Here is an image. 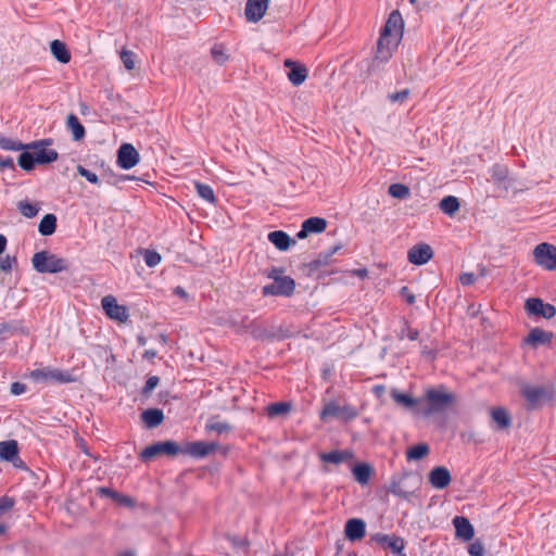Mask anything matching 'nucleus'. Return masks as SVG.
<instances>
[{"instance_id":"f257e3e1","label":"nucleus","mask_w":556,"mask_h":556,"mask_svg":"<svg viewBox=\"0 0 556 556\" xmlns=\"http://www.w3.org/2000/svg\"><path fill=\"white\" fill-rule=\"evenodd\" d=\"M421 486V477L416 473L404 472L391 477L388 491L394 496L409 501Z\"/></svg>"},{"instance_id":"f03ea898","label":"nucleus","mask_w":556,"mask_h":556,"mask_svg":"<svg viewBox=\"0 0 556 556\" xmlns=\"http://www.w3.org/2000/svg\"><path fill=\"white\" fill-rule=\"evenodd\" d=\"M33 267L40 274H58L70 268V262L48 251H40L33 255Z\"/></svg>"},{"instance_id":"7ed1b4c3","label":"nucleus","mask_w":556,"mask_h":556,"mask_svg":"<svg viewBox=\"0 0 556 556\" xmlns=\"http://www.w3.org/2000/svg\"><path fill=\"white\" fill-rule=\"evenodd\" d=\"M357 416L358 410L355 406L338 400L324 401V406L319 414L323 421L337 419L348 422L355 419Z\"/></svg>"},{"instance_id":"20e7f679","label":"nucleus","mask_w":556,"mask_h":556,"mask_svg":"<svg viewBox=\"0 0 556 556\" xmlns=\"http://www.w3.org/2000/svg\"><path fill=\"white\" fill-rule=\"evenodd\" d=\"M428 403L427 407L421 408V415L430 416L442 413L454 402V395L445 391L444 387L428 389L425 394Z\"/></svg>"},{"instance_id":"39448f33","label":"nucleus","mask_w":556,"mask_h":556,"mask_svg":"<svg viewBox=\"0 0 556 556\" xmlns=\"http://www.w3.org/2000/svg\"><path fill=\"white\" fill-rule=\"evenodd\" d=\"M28 377L33 382L41 384H65L75 380L70 371L50 366L31 370Z\"/></svg>"},{"instance_id":"423d86ee","label":"nucleus","mask_w":556,"mask_h":556,"mask_svg":"<svg viewBox=\"0 0 556 556\" xmlns=\"http://www.w3.org/2000/svg\"><path fill=\"white\" fill-rule=\"evenodd\" d=\"M181 452V445L174 441H160L143 448L140 453L142 462H149L159 455L176 456Z\"/></svg>"},{"instance_id":"0eeeda50","label":"nucleus","mask_w":556,"mask_h":556,"mask_svg":"<svg viewBox=\"0 0 556 556\" xmlns=\"http://www.w3.org/2000/svg\"><path fill=\"white\" fill-rule=\"evenodd\" d=\"M52 143L51 139L36 140L26 143L25 150H33L37 161V164H50L58 160L59 153L53 149L47 147Z\"/></svg>"},{"instance_id":"6e6552de","label":"nucleus","mask_w":556,"mask_h":556,"mask_svg":"<svg viewBox=\"0 0 556 556\" xmlns=\"http://www.w3.org/2000/svg\"><path fill=\"white\" fill-rule=\"evenodd\" d=\"M533 256L535 263L546 269V270H556V247L543 242L538 244L533 250Z\"/></svg>"},{"instance_id":"1a4fd4ad","label":"nucleus","mask_w":556,"mask_h":556,"mask_svg":"<svg viewBox=\"0 0 556 556\" xmlns=\"http://www.w3.org/2000/svg\"><path fill=\"white\" fill-rule=\"evenodd\" d=\"M295 288V282L292 278L288 276H282L280 278L274 277V281L270 285L264 286L262 289V294L264 296L269 295H283L290 296Z\"/></svg>"},{"instance_id":"9d476101","label":"nucleus","mask_w":556,"mask_h":556,"mask_svg":"<svg viewBox=\"0 0 556 556\" xmlns=\"http://www.w3.org/2000/svg\"><path fill=\"white\" fill-rule=\"evenodd\" d=\"M101 305L105 314L114 320L124 323L128 319V309L124 305H119L113 295H105L101 300Z\"/></svg>"},{"instance_id":"9b49d317","label":"nucleus","mask_w":556,"mask_h":556,"mask_svg":"<svg viewBox=\"0 0 556 556\" xmlns=\"http://www.w3.org/2000/svg\"><path fill=\"white\" fill-rule=\"evenodd\" d=\"M140 161L138 151L130 143H123L117 150V165L123 169L135 167Z\"/></svg>"},{"instance_id":"f8f14e48","label":"nucleus","mask_w":556,"mask_h":556,"mask_svg":"<svg viewBox=\"0 0 556 556\" xmlns=\"http://www.w3.org/2000/svg\"><path fill=\"white\" fill-rule=\"evenodd\" d=\"M526 311L529 315L541 316L551 319L556 315V307L549 303H544L539 298H530L526 301Z\"/></svg>"},{"instance_id":"ddd939ff","label":"nucleus","mask_w":556,"mask_h":556,"mask_svg":"<svg viewBox=\"0 0 556 556\" xmlns=\"http://www.w3.org/2000/svg\"><path fill=\"white\" fill-rule=\"evenodd\" d=\"M215 443L204 441L186 442L181 445V452L194 458H203L216 448Z\"/></svg>"},{"instance_id":"4468645a","label":"nucleus","mask_w":556,"mask_h":556,"mask_svg":"<svg viewBox=\"0 0 556 556\" xmlns=\"http://www.w3.org/2000/svg\"><path fill=\"white\" fill-rule=\"evenodd\" d=\"M0 459L12 463L15 467H23L24 463L18 457V446L15 440L0 442Z\"/></svg>"},{"instance_id":"2eb2a0df","label":"nucleus","mask_w":556,"mask_h":556,"mask_svg":"<svg viewBox=\"0 0 556 556\" xmlns=\"http://www.w3.org/2000/svg\"><path fill=\"white\" fill-rule=\"evenodd\" d=\"M267 8L268 0H248L244 8L245 18L256 23L264 16Z\"/></svg>"},{"instance_id":"dca6fc26","label":"nucleus","mask_w":556,"mask_h":556,"mask_svg":"<svg viewBox=\"0 0 556 556\" xmlns=\"http://www.w3.org/2000/svg\"><path fill=\"white\" fill-rule=\"evenodd\" d=\"M520 392L531 406H535L541 401L551 397L548 390L544 387L526 384L521 388Z\"/></svg>"},{"instance_id":"f3484780","label":"nucleus","mask_w":556,"mask_h":556,"mask_svg":"<svg viewBox=\"0 0 556 556\" xmlns=\"http://www.w3.org/2000/svg\"><path fill=\"white\" fill-rule=\"evenodd\" d=\"M452 481L451 473L446 467L438 466L429 472L430 484L438 490L445 489Z\"/></svg>"},{"instance_id":"a211bd4d","label":"nucleus","mask_w":556,"mask_h":556,"mask_svg":"<svg viewBox=\"0 0 556 556\" xmlns=\"http://www.w3.org/2000/svg\"><path fill=\"white\" fill-rule=\"evenodd\" d=\"M366 523L363 519L351 518L346 521L344 527V534L348 540L355 542L365 536Z\"/></svg>"},{"instance_id":"6ab92c4d","label":"nucleus","mask_w":556,"mask_h":556,"mask_svg":"<svg viewBox=\"0 0 556 556\" xmlns=\"http://www.w3.org/2000/svg\"><path fill=\"white\" fill-rule=\"evenodd\" d=\"M432 249L428 244L414 245L408 251V261L414 265H424L428 263L432 257Z\"/></svg>"},{"instance_id":"aec40b11","label":"nucleus","mask_w":556,"mask_h":556,"mask_svg":"<svg viewBox=\"0 0 556 556\" xmlns=\"http://www.w3.org/2000/svg\"><path fill=\"white\" fill-rule=\"evenodd\" d=\"M391 397L396 404L403 406L404 408L421 414V408L419 405L422 402V399H415L407 393L397 391L396 389L391 391Z\"/></svg>"},{"instance_id":"412c9836","label":"nucleus","mask_w":556,"mask_h":556,"mask_svg":"<svg viewBox=\"0 0 556 556\" xmlns=\"http://www.w3.org/2000/svg\"><path fill=\"white\" fill-rule=\"evenodd\" d=\"M453 526L455 528L456 538L463 541H470L475 535V529L470 521L463 516H456L453 518Z\"/></svg>"},{"instance_id":"4be33fe9","label":"nucleus","mask_w":556,"mask_h":556,"mask_svg":"<svg viewBox=\"0 0 556 556\" xmlns=\"http://www.w3.org/2000/svg\"><path fill=\"white\" fill-rule=\"evenodd\" d=\"M403 27L404 22L402 15L400 14L399 11H393L389 15V18L387 20V23L381 33L393 37L396 35V38L401 39L403 34Z\"/></svg>"},{"instance_id":"5701e85b","label":"nucleus","mask_w":556,"mask_h":556,"mask_svg":"<svg viewBox=\"0 0 556 556\" xmlns=\"http://www.w3.org/2000/svg\"><path fill=\"white\" fill-rule=\"evenodd\" d=\"M372 540L383 548L390 549L392 553L401 552V548L405 547L404 540L396 535L377 533L372 536Z\"/></svg>"},{"instance_id":"b1692460","label":"nucleus","mask_w":556,"mask_h":556,"mask_svg":"<svg viewBox=\"0 0 556 556\" xmlns=\"http://www.w3.org/2000/svg\"><path fill=\"white\" fill-rule=\"evenodd\" d=\"M267 238L279 251H287L291 244H295V239H291L290 236L282 230L270 231Z\"/></svg>"},{"instance_id":"393cba45","label":"nucleus","mask_w":556,"mask_h":556,"mask_svg":"<svg viewBox=\"0 0 556 556\" xmlns=\"http://www.w3.org/2000/svg\"><path fill=\"white\" fill-rule=\"evenodd\" d=\"M285 65L291 66V70L288 73V78L292 85L300 86L305 81L307 77V70L305 66L298 65L293 63L291 60H286Z\"/></svg>"},{"instance_id":"a878e982","label":"nucleus","mask_w":556,"mask_h":556,"mask_svg":"<svg viewBox=\"0 0 556 556\" xmlns=\"http://www.w3.org/2000/svg\"><path fill=\"white\" fill-rule=\"evenodd\" d=\"M553 333L545 331L539 327L530 330L528 337L525 339L526 343L536 346L539 344H551Z\"/></svg>"},{"instance_id":"bb28decb","label":"nucleus","mask_w":556,"mask_h":556,"mask_svg":"<svg viewBox=\"0 0 556 556\" xmlns=\"http://www.w3.org/2000/svg\"><path fill=\"white\" fill-rule=\"evenodd\" d=\"M141 419L147 428H155L163 422L164 414L160 408H149L142 412Z\"/></svg>"},{"instance_id":"cd10ccee","label":"nucleus","mask_w":556,"mask_h":556,"mask_svg":"<svg viewBox=\"0 0 556 556\" xmlns=\"http://www.w3.org/2000/svg\"><path fill=\"white\" fill-rule=\"evenodd\" d=\"M98 494L101 495V496H104V497H110L112 498L114 502L123 505V506H128V507H131L134 505V501L131 497L127 496V495H124L119 492H116L110 488H106V486H101L98 489Z\"/></svg>"},{"instance_id":"c85d7f7f","label":"nucleus","mask_w":556,"mask_h":556,"mask_svg":"<svg viewBox=\"0 0 556 556\" xmlns=\"http://www.w3.org/2000/svg\"><path fill=\"white\" fill-rule=\"evenodd\" d=\"M341 249L342 244L340 242H334L329 249L319 251L315 257V269L321 265H330L333 262V254H336Z\"/></svg>"},{"instance_id":"c756f323","label":"nucleus","mask_w":556,"mask_h":556,"mask_svg":"<svg viewBox=\"0 0 556 556\" xmlns=\"http://www.w3.org/2000/svg\"><path fill=\"white\" fill-rule=\"evenodd\" d=\"M66 127L72 131L75 141L81 140L86 135V129L75 114H70L66 119Z\"/></svg>"},{"instance_id":"7c9ffc66","label":"nucleus","mask_w":556,"mask_h":556,"mask_svg":"<svg viewBox=\"0 0 556 556\" xmlns=\"http://www.w3.org/2000/svg\"><path fill=\"white\" fill-rule=\"evenodd\" d=\"M50 48H51V53H52V55H53V56H54L59 62H61V63H63V64H66V63H68V62H70V60H71V54H70V52H68V50H67L66 46H65L62 41H60V40H58V39L53 40V41L51 42V45H50Z\"/></svg>"},{"instance_id":"2f4dec72","label":"nucleus","mask_w":556,"mask_h":556,"mask_svg":"<svg viewBox=\"0 0 556 556\" xmlns=\"http://www.w3.org/2000/svg\"><path fill=\"white\" fill-rule=\"evenodd\" d=\"M353 476L355 480L362 484L365 485L368 483L371 475V467L368 464L359 463L356 464L352 469Z\"/></svg>"},{"instance_id":"473e14b6","label":"nucleus","mask_w":556,"mask_h":556,"mask_svg":"<svg viewBox=\"0 0 556 556\" xmlns=\"http://www.w3.org/2000/svg\"><path fill=\"white\" fill-rule=\"evenodd\" d=\"M55 229L56 216L54 214H46L38 225V231L42 236H51L55 232Z\"/></svg>"},{"instance_id":"72a5a7b5","label":"nucleus","mask_w":556,"mask_h":556,"mask_svg":"<svg viewBox=\"0 0 556 556\" xmlns=\"http://www.w3.org/2000/svg\"><path fill=\"white\" fill-rule=\"evenodd\" d=\"M291 410V403L290 402H276L271 403L266 407L267 416L269 418H276L286 416Z\"/></svg>"},{"instance_id":"f704fd0d","label":"nucleus","mask_w":556,"mask_h":556,"mask_svg":"<svg viewBox=\"0 0 556 556\" xmlns=\"http://www.w3.org/2000/svg\"><path fill=\"white\" fill-rule=\"evenodd\" d=\"M491 417H492V420L497 425L498 429H505L511 422V419H510L507 410L504 409L503 407L493 408L491 410Z\"/></svg>"},{"instance_id":"c9c22d12","label":"nucleus","mask_w":556,"mask_h":556,"mask_svg":"<svg viewBox=\"0 0 556 556\" xmlns=\"http://www.w3.org/2000/svg\"><path fill=\"white\" fill-rule=\"evenodd\" d=\"M439 207L444 214L453 216L459 208V201L454 195H446L440 201Z\"/></svg>"},{"instance_id":"e433bc0d","label":"nucleus","mask_w":556,"mask_h":556,"mask_svg":"<svg viewBox=\"0 0 556 556\" xmlns=\"http://www.w3.org/2000/svg\"><path fill=\"white\" fill-rule=\"evenodd\" d=\"M22 151L23 152L18 155L17 163L21 168L29 172L37 164V161H35L36 156L34 154L33 150H22Z\"/></svg>"},{"instance_id":"4c0bfd02","label":"nucleus","mask_w":556,"mask_h":556,"mask_svg":"<svg viewBox=\"0 0 556 556\" xmlns=\"http://www.w3.org/2000/svg\"><path fill=\"white\" fill-rule=\"evenodd\" d=\"M429 454V446L426 443H419L410 446L406 451V457L408 460H418Z\"/></svg>"},{"instance_id":"58836bf2","label":"nucleus","mask_w":556,"mask_h":556,"mask_svg":"<svg viewBox=\"0 0 556 556\" xmlns=\"http://www.w3.org/2000/svg\"><path fill=\"white\" fill-rule=\"evenodd\" d=\"M350 457V453L345 451H331L329 453H321L320 459L325 463L341 464Z\"/></svg>"},{"instance_id":"ea45409f","label":"nucleus","mask_w":556,"mask_h":556,"mask_svg":"<svg viewBox=\"0 0 556 556\" xmlns=\"http://www.w3.org/2000/svg\"><path fill=\"white\" fill-rule=\"evenodd\" d=\"M507 176H508V169L505 166L494 165L491 168V180L498 186H503L504 188H507V186L505 184Z\"/></svg>"},{"instance_id":"a19ab883","label":"nucleus","mask_w":556,"mask_h":556,"mask_svg":"<svg viewBox=\"0 0 556 556\" xmlns=\"http://www.w3.org/2000/svg\"><path fill=\"white\" fill-rule=\"evenodd\" d=\"M18 329L16 321H0V343L14 336Z\"/></svg>"},{"instance_id":"79ce46f5","label":"nucleus","mask_w":556,"mask_h":556,"mask_svg":"<svg viewBox=\"0 0 556 556\" xmlns=\"http://www.w3.org/2000/svg\"><path fill=\"white\" fill-rule=\"evenodd\" d=\"M194 187L200 198L208 203H215L216 198L211 186L197 181L194 182Z\"/></svg>"},{"instance_id":"37998d69","label":"nucleus","mask_w":556,"mask_h":556,"mask_svg":"<svg viewBox=\"0 0 556 556\" xmlns=\"http://www.w3.org/2000/svg\"><path fill=\"white\" fill-rule=\"evenodd\" d=\"M17 208H18L20 213L27 218L35 217L39 212V206L37 204L30 203L26 200L20 201L17 203Z\"/></svg>"},{"instance_id":"c03bdc74","label":"nucleus","mask_w":556,"mask_h":556,"mask_svg":"<svg viewBox=\"0 0 556 556\" xmlns=\"http://www.w3.org/2000/svg\"><path fill=\"white\" fill-rule=\"evenodd\" d=\"M26 144L8 138L0 134V148L7 151H21L25 150Z\"/></svg>"},{"instance_id":"a18cd8bd","label":"nucleus","mask_w":556,"mask_h":556,"mask_svg":"<svg viewBox=\"0 0 556 556\" xmlns=\"http://www.w3.org/2000/svg\"><path fill=\"white\" fill-rule=\"evenodd\" d=\"M409 193V188L406 185L396 182L389 186V194L395 199H406Z\"/></svg>"},{"instance_id":"49530a36","label":"nucleus","mask_w":556,"mask_h":556,"mask_svg":"<svg viewBox=\"0 0 556 556\" xmlns=\"http://www.w3.org/2000/svg\"><path fill=\"white\" fill-rule=\"evenodd\" d=\"M206 431H213L217 433L227 432L230 429V426L227 422L218 421L215 418H211L207 420L205 425Z\"/></svg>"},{"instance_id":"de8ad7c7","label":"nucleus","mask_w":556,"mask_h":556,"mask_svg":"<svg viewBox=\"0 0 556 556\" xmlns=\"http://www.w3.org/2000/svg\"><path fill=\"white\" fill-rule=\"evenodd\" d=\"M400 40H401L400 38H396V35L393 37V36L386 35V34L381 33L377 45L384 49H390V50L394 51L396 49Z\"/></svg>"},{"instance_id":"09e8293b","label":"nucleus","mask_w":556,"mask_h":556,"mask_svg":"<svg viewBox=\"0 0 556 556\" xmlns=\"http://www.w3.org/2000/svg\"><path fill=\"white\" fill-rule=\"evenodd\" d=\"M143 260L148 267H155L161 263V255L156 251L153 250H144L143 251Z\"/></svg>"},{"instance_id":"8fccbe9b","label":"nucleus","mask_w":556,"mask_h":556,"mask_svg":"<svg viewBox=\"0 0 556 556\" xmlns=\"http://www.w3.org/2000/svg\"><path fill=\"white\" fill-rule=\"evenodd\" d=\"M121 60L124 64V66L128 70V71H131L135 68V64H136V54L132 52V51H129V50H126V49H123L121 51Z\"/></svg>"},{"instance_id":"3c124183","label":"nucleus","mask_w":556,"mask_h":556,"mask_svg":"<svg viewBox=\"0 0 556 556\" xmlns=\"http://www.w3.org/2000/svg\"><path fill=\"white\" fill-rule=\"evenodd\" d=\"M410 94L409 89H403L401 91L392 92L388 94V100L392 103H404Z\"/></svg>"},{"instance_id":"603ef678","label":"nucleus","mask_w":556,"mask_h":556,"mask_svg":"<svg viewBox=\"0 0 556 556\" xmlns=\"http://www.w3.org/2000/svg\"><path fill=\"white\" fill-rule=\"evenodd\" d=\"M311 233H313V216L304 220L301 230L298 231L294 239H305Z\"/></svg>"},{"instance_id":"864d4df0","label":"nucleus","mask_w":556,"mask_h":556,"mask_svg":"<svg viewBox=\"0 0 556 556\" xmlns=\"http://www.w3.org/2000/svg\"><path fill=\"white\" fill-rule=\"evenodd\" d=\"M211 53L214 61L218 64H224L228 59L223 46L215 45L212 48Z\"/></svg>"},{"instance_id":"5fc2aeb1","label":"nucleus","mask_w":556,"mask_h":556,"mask_svg":"<svg viewBox=\"0 0 556 556\" xmlns=\"http://www.w3.org/2000/svg\"><path fill=\"white\" fill-rule=\"evenodd\" d=\"M77 172L81 177L86 178L89 182L94 185L99 184V177L96 173L85 168L81 165L77 166Z\"/></svg>"},{"instance_id":"6e6d98bb","label":"nucleus","mask_w":556,"mask_h":556,"mask_svg":"<svg viewBox=\"0 0 556 556\" xmlns=\"http://www.w3.org/2000/svg\"><path fill=\"white\" fill-rule=\"evenodd\" d=\"M160 378L157 376H151L147 379L146 384L142 389V394L148 396L159 386Z\"/></svg>"},{"instance_id":"4d7b16f0","label":"nucleus","mask_w":556,"mask_h":556,"mask_svg":"<svg viewBox=\"0 0 556 556\" xmlns=\"http://www.w3.org/2000/svg\"><path fill=\"white\" fill-rule=\"evenodd\" d=\"M393 54V50L384 49L377 45V51H376V61L379 63H386L388 62Z\"/></svg>"},{"instance_id":"13d9d810","label":"nucleus","mask_w":556,"mask_h":556,"mask_svg":"<svg viewBox=\"0 0 556 556\" xmlns=\"http://www.w3.org/2000/svg\"><path fill=\"white\" fill-rule=\"evenodd\" d=\"M14 504H15V501L13 497H10L7 495L0 497V515L10 510L14 506Z\"/></svg>"},{"instance_id":"bf43d9fd","label":"nucleus","mask_w":556,"mask_h":556,"mask_svg":"<svg viewBox=\"0 0 556 556\" xmlns=\"http://www.w3.org/2000/svg\"><path fill=\"white\" fill-rule=\"evenodd\" d=\"M15 262H16V258L11 257L10 255L1 257L0 258V269L3 271H10Z\"/></svg>"},{"instance_id":"052dcab7","label":"nucleus","mask_w":556,"mask_h":556,"mask_svg":"<svg viewBox=\"0 0 556 556\" xmlns=\"http://www.w3.org/2000/svg\"><path fill=\"white\" fill-rule=\"evenodd\" d=\"M483 545L480 542H473L468 547V553L470 556H483Z\"/></svg>"},{"instance_id":"680f3d73","label":"nucleus","mask_w":556,"mask_h":556,"mask_svg":"<svg viewBox=\"0 0 556 556\" xmlns=\"http://www.w3.org/2000/svg\"><path fill=\"white\" fill-rule=\"evenodd\" d=\"M327 222L325 218L315 217V235H319L325 231Z\"/></svg>"},{"instance_id":"e2e57ef3","label":"nucleus","mask_w":556,"mask_h":556,"mask_svg":"<svg viewBox=\"0 0 556 556\" xmlns=\"http://www.w3.org/2000/svg\"><path fill=\"white\" fill-rule=\"evenodd\" d=\"M26 391V386L21 382H13L11 384V393L14 395H21Z\"/></svg>"},{"instance_id":"0e129e2a","label":"nucleus","mask_w":556,"mask_h":556,"mask_svg":"<svg viewBox=\"0 0 556 556\" xmlns=\"http://www.w3.org/2000/svg\"><path fill=\"white\" fill-rule=\"evenodd\" d=\"M459 280H460L462 285L469 286V285H472L475 282L476 276L472 273H464L459 277Z\"/></svg>"},{"instance_id":"69168bd1","label":"nucleus","mask_w":556,"mask_h":556,"mask_svg":"<svg viewBox=\"0 0 556 556\" xmlns=\"http://www.w3.org/2000/svg\"><path fill=\"white\" fill-rule=\"evenodd\" d=\"M0 168H14V161L10 156L0 157Z\"/></svg>"},{"instance_id":"338daca9","label":"nucleus","mask_w":556,"mask_h":556,"mask_svg":"<svg viewBox=\"0 0 556 556\" xmlns=\"http://www.w3.org/2000/svg\"><path fill=\"white\" fill-rule=\"evenodd\" d=\"M401 294L404 296L405 301L408 303V304H413L415 302V295L412 294L409 291H408V288L407 287H403L401 289Z\"/></svg>"},{"instance_id":"774afa93","label":"nucleus","mask_w":556,"mask_h":556,"mask_svg":"<svg viewBox=\"0 0 556 556\" xmlns=\"http://www.w3.org/2000/svg\"><path fill=\"white\" fill-rule=\"evenodd\" d=\"M403 333H406V337L410 340V341H415L418 339L419 337V332L418 330L416 329H412V328H406V329H403L402 331Z\"/></svg>"}]
</instances>
